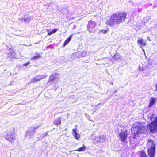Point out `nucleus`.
I'll return each mask as SVG.
<instances>
[{
  "label": "nucleus",
  "instance_id": "obj_1",
  "mask_svg": "<svg viewBox=\"0 0 157 157\" xmlns=\"http://www.w3.org/2000/svg\"><path fill=\"white\" fill-rule=\"evenodd\" d=\"M126 12L120 11L113 13L110 16L106 21L107 25L112 26L116 24H119L124 21L127 18Z\"/></svg>",
  "mask_w": 157,
  "mask_h": 157
},
{
  "label": "nucleus",
  "instance_id": "obj_2",
  "mask_svg": "<svg viewBox=\"0 0 157 157\" xmlns=\"http://www.w3.org/2000/svg\"><path fill=\"white\" fill-rule=\"evenodd\" d=\"M147 141V144L151 145L150 147H148L147 149L148 155L149 157H154L155 152V144L151 139H148Z\"/></svg>",
  "mask_w": 157,
  "mask_h": 157
},
{
  "label": "nucleus",
  "instance_id": "obj_3",
  "mask_svg": "<svg viewBox=\"0 0 157 157\" xmlns=\"http://www.w3.org/2000/svg\"><path fill=\"white\" fill-rule=\"evenodd\" d=\"M147 126L151 132L153 133L157 131V116L155 120L151 122Z\"/></svg>",
  "mask_w": 157,
  "mask_h": 157
},
{
  "label": "nucleus",
  "instance_id": "obj_4",
  "mask_svg": "<svg viewBox=\"0 0 157 157\" xmlns=\"http://www.w3.org/2000/svg\"><path fill=\"white\" fill-rule=\"evenodd\" d=\"M96 25L95 21L90 20L88 22L87 25V30L90 33L92 32V29L94 28Z\"/></svg>",
  "mask_w": 157,
  "mask_h": 157
},
{
  "label": "nucleus",
  "instance_id": "obj_5",
  "mask_svg": "<svg viewBox=\"0 0 157 157\" xmlns=\"http://www.w3.org/2000/svg\"><path fill=\"white\" fill-rule=\"evenodd\" d=\"M47 75H36L35 77L33 78L32 80L30 82L31 83H36L37 81H40V80L44 79L47 77Z\"/></svg>",
  "mask_w": 157,
  "mask_h": 157
},
{
  "label": "nucleus",
  "instance_id": "obj_6",
  "mask_svg": "<svg viewBox=\"0 0 157 157\" xmlns=\"http://www.w3.org/2000/svg\"><path fill=\"white\" fill-rule=\"evenodd\" d=\"M58 74L57 73H54L51 75L49 77V79L47 82V83L50 82V84H51L53 82H55L56 81L57 82H58Z\"/></svg>",
  "mask_w": 157,
  "mask_h": 157
},
{
  "label": "nucleus",
  "instance_id": "obj_7",
  "mask_svg": "<svg viewBox=\"0 0 157 157\" xmlns=\"http://www.w3.org/2000/svg\"><path fill=\"white\" fill-rule=\"evenodd\" d=\"M92 142L96 144L99 142H104L106 140V138H91Z\"/></svg>",
  "mask_w": 157,
  "mask_h": 157
},
{
  "label": "nucleus",
  "instance_id": "obj_8",
  "mask_svg": "<svg viewBox=\"0 0 157 157\" xmlns=\"http://www.w3.org/2000/svg\"><path fill=\"white\" fill-rule=\"evenodd\" d=\"M138 45L142 47L147 45L146 40H144L142 38L139 39L137 40Z\"/></svg>",
  "mask_w": 157,
  "mask_h": 157
},
{
  "label": "nucleus",
  "instance_id": "obj_9",
  "mask_svg": "<svg viewBox=\"0 0 157 157\" xmlns=\"http://www.w3.org/2000/svg\"><path fill=\"white\" fill-rule=\"evenodd\" d=\"M156 99L153 97H151L149 100V103L148 105V107L150 108L152 107L155 103Z\"/></svg>",
  "mask_w": 157,
  "mask_h": 157
},
{
  "label": "nucleus",
  "instance_id": "obj_10",
  "mask_svg": "<svg viewBox=\"0 0 157 157\" xmlns=\"http://www.w3.org/2000/svg\"><path fill=\"white\" fill-rule=\"evenodd\" d=\"M61 118L60 117H58L55 119L53 122V124L56 125H58L61 123Z\"/></svg>",
  "mask_w": 157,
  "mask_h": 157
},
{
  "label": "nucleus",
  "instance_id": "obj_11",
  "mask_svg": "<svg viewBox=\"0 0 157 157\" xmlns=\"http://www.w3.org/2000/svg\"><path fill=\"white\" fill-rule=\"evenodd\" d=\"M128 132L126 130L124 131H122L121 132L119 133L120 137H127V136Z\"/></svg>",
  "mask_w": 157,
  "mask_h": 157
},
{
  "label": "nucleus",
  "instance_id": "obj_12",
  "mask_svg": "<svg viewBox=\"0 0 157 157\" xmlns=\"http://www.w3.org/2000/svg\"><path fill=\"white\" fill-rule=\"evenodd\" d=\"M119 140L121 141V143L124 145H127L128 143L127 138H119Z\"/></svg>",
  "mask_w": 157,
  "mask_h": 157
},
{
  "label": "nucleus",
  "instance_id": "obj_13",
  "mask_svg": "<svg viewBox=\"0 0 157 157\" xmlns=\"http://www.w3.org/2000/svg\"><path fill=\"white\" fill-rule=\"evenodd\" d=\"M72 134L75 137H80L79 134L77 133L75 129H72Z\"/></svg>",
  "mask_w": 157,
  "mask_h": 157
},
{
  "label": "nucleus",
  "instance_id": "obj_14",
  "mask_svg": "<svg viewBox=\"0 0 157 157\" xmlns=\"http://www.w3.org/2000/svg\"><path fill=\"white\" fill-rule=\"evenodd\" d=\"M57 30L58 29H54L51 31H49V30L48 29H46L47 31L48 32V35L49 36L55 33Z\"/></svg>",
  "mask_w": 157,
  "mask_h": 157
},
{
  "label": "nucleus",
  "instance_id": "obj_15",
  "mask_svg": "<svg viewBox=\"0 0 157 157\" xmlns=\"http://www.w3.org/2000/svg\"><path fill=\"white\" fill-rule=\"evenodd\" d=\"M72 37V35H71L69 36L65 41L63 44V46H64L66 45L70 41L71 38Z\"/></svg>",
  "mask_w": 157,
  "mask_h": 157
},
{
  "label": "nucleus",
  "instance_id": "obj_16",
  "mask_svg": "<svg viewBox=\"0 0 157 157\" xmlns=\"http://www.w3.org/2000/svg\"><path fill=\"white\" fill-rule=\"evenodd\" d=\"M113 58L114 60H117L120 58V55L118 53H116L113 56Z\"/></svg>",
  "mask_w": 157,
  "mask_h": 157
},
{
  "label": "nucleus",
  "instance_id": "obj_17",
  "mask_svg": "<svg viewBox=\"0 0 157 157\" xmlns=\"http://www.w3.org/2000/svg\"><path fill=\"white\" fill-rule=\"evenodd\" d=\"M40 57V56L39 54H38L36 56L32 57L31 58V60H33L37 59Z\"/></svg>",
  "mask_w": 157,
  "mask_h": 157
},
{
  "label": "nucleus",
  "instance_id": "obj_18",
  "mask_svg": "<svg viewBox=\"0 0 157 157\" xmlns=\"http://www.w3.org/2000/svg\"><path fill=\"white\" fill-rule=\"evenodd\" d=\"M86 148V147L83 145L82 147H81L79 148H78L77 149V151L79 152H80L81 151H84Z\"/></svg>",
  "mask_w": 157,
  "mask_h": 157
},
{
  "label": "nucleus",
  "instance_id": "obj_19",
  "mask_svg": "<svg viewBox=\"0 0 157 157\" xmlns=\"http://www.w3.org/2000/svg\"><path fill=\"white\" fill-rule=\"evenodd\" d=\"M140 157H148L144 151H142L140 155Z\"/></svg>",
  "mask_w": 157,
  "mask_h": 157
},
{
  "label": "nucleus",
  "instance_id": "obj_20",
  "mask_svg": "<svg viewBox=\"0 0 157 157\" xmlns=\"http://www.w3.org/2000/svg\"><path fill=\"white\" fill-rule=\"evenodd\" d=\"M6 139L11 143H12L15 140V138H5Z\"/></svg>",
  "mask_w": 157,
  "mask_h": 157
},
{
  "label": "nucleus",
  "instance_id": "obj_21",
  "mask_svg": "<svg viewBox=\"0 0 157 157\" xmlns=\"http://www.w3.org/2000/svg\"><path fill=\"white\" fill-rule=\"evenodd\" d=\"M108 29L107 30H101L100 31V32H102L103 34H106L108 32Z\"/></svg>",
  "mask_w": 157,
  "mask_h": 157
},
{
  "label": "nucleus",
  "instance_id": "obj_22",
  "mask_svg": "<svg viewBox=\"0 0 157 157\" xmlns=\"http://www.w3.org/2000/svg\"><path fill=\"white\" fill-rule=\"evenodd\" d=\"M30 63V62L29 61V62H28L23 64V65L25 66H26L28 65Z\"/></svg>",
  "mask_w": 157,
  "mask_h": 157
},
{
  "label": "nucleus",
  "instance_id": "obj_23",
  "mask_svg": "<svg viewBox=\"0 0 157 157\" xmlns=\"http://www.w3.org/2000/svg\"><path fill=\"white\" fill-rule=\"evenodd\" d=\"M147 39L148 40H149V41H151V39H150V38H149V37H147Z\"/></svg>",
  "mask_w": 157,
  "mask_h": 157
},
{
  "label": "nucleus",
  "instance_id": "obj_24",
  "mask_svg": "<svg viewBox=\"0 0 157 157\" xmlns=\"http://www.w3.org/2000/svg\"><path fill=\"white\" fill-rule=\"evenodd\" d=\"M48 133L47 132L45 133L44 134V135H43V136H46L47 135Z\"/></svg>",
  "mask_w": 157,
  "mask_h": 157
},
{
  "label": "nucleus",
  "instance_id": "obj_25",
  "mask_svg": "<svg viewBox=\"0 0 157 157\" xmlns=\"http://www.w3.org/2000/svg\"><path fill=\"white\" fill-rule=\"evenodd\" d=\"M155 90L157 91V83L156 84L155 86Z\"/></svg>",
  "mask_w": 157,
  "mask_h": 157
},
{
  "label": "nucleus",
  "instance_id": "obj_26",
  "mask_svg": "<svg viewBox=\"0 0 157 157\" xmlns=\"http://www.w3.org/2000/svg\"><path fill=\"white\" fill-rule=\"evenodd\" d=\"M74 54H73L72 55V56H74Z\"/></svg>",
  "mask_w": 157,
  "mask_h": 157
},
{
  "label": "nucleus",
  "instance_id": "obj_27",
  "mask_svg": "<svg viewBox=\"0 0 157 157\" xmlns=\"http://www.w3.org/2000/svg\"><path fill=\"white\" fill-rule=\"evenodd\" d=\"M75 139H77V140H78L79 139V138H75Z\"/></svg>",
  "mask_w": 157,
  "mask_h": 157
},
{
  "label": "nucleus",
  "instance_id": "obj_28",
  "mask_svg": "<svg viewBox=\"0 0 157 157\" xmlns=\"http://www.w3.org/2000/svg\"><path fill=\"white\" fill-rule=\"evenodd\" d=\"M133 139H136V138H133Z\"/></svg>",
  "mask_w": 157,
  "mask_h": 157
}]
</instances>
